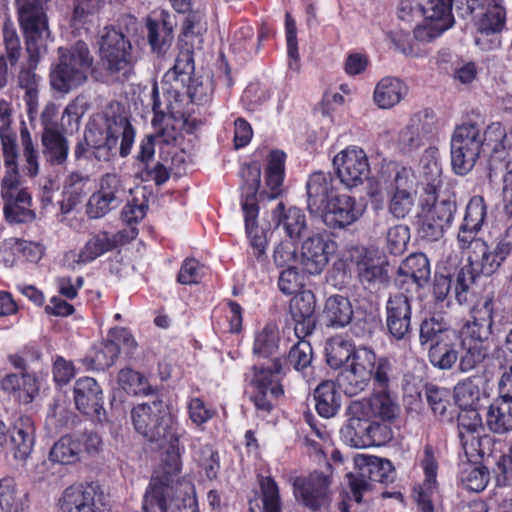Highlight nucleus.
Masks as SVG:
<instances>
[{"instance_id":"1","label":"nucleus","mask_w":512,"mask_h":512,"mask_svg":"<svg viewBox=\"0 0 512 512\" xmlns=\"http://www.w3.org/2000/svg\"><path fill=\"white\" fill-rule=\"evenodd\" d=\"M135 430L150 442L168 445L161 471L152 477L143 498L144 512H167L166 494L182 482L179 439L185 430L179 426L168 405L162 400L142 403L131 411Z\"/></svg>"},{"instance_id":"2","label":"nucleus","mask_w":512,"mask_h":512,"mask_svg":"<svg viewBox=\"0 0 512 512\" xmlns=\"http://www.w3.org/2000/svg\"><path fill=\"white\" fill-rule=\"evenodd\" d=\"M135 139V130L127 117L107 108L94 114L85 132V143L79 142L74 150L76 159L86 153V145L92 149V155L103 162L110 161L119 151L122 157L130 154Z\"/></svg>"},{"instance_id":"3","label":"nucleus","mask_w":512,"mask_h":512,"mask_svg":"<svg viewBox=\"0 0 512 512\" xmlns=\"http://www.w3.org/2000/svg\"><path fill=\"white\" fill-rule=\"evenodd\" d=\"M494 323V303L487 298L481 305L475 306L471 311V320L465 322L459 330L458 347L459 369L461 372H470L477 368L489 355L486 345Z\"/></svg>"},{"instance_id":"4","label":"nucleus","mask_w":512,"mask_h":512,"mask_svg":"<svg viewBox=\"0 0 512 512\" xmlns=\"http://www.w3.org/2000/svg\"><path fill=\"white\" fill-rule=\"evenodd\" d=\"M393 365L387 357H377L373 349L357 347L349 365L337 378L339 387L349 396L364 391L371 381L377 388L389 387Z\"/></svg>"},{"instance_id":"5","label":"nucleus","mask_w":512,"mask_h":512,"mask_svg":"<svg viewBox=\"0 0 512 512\" xmlns=\"http://www.w3.org/2000/svg\"><path fill=\"white\" fill-rule=\"evenodd\" d=\"M455 10L462 18L483 11L475 21V44L484 51L501 46L500 34L506 25L504 0H455Z\"/></svg>"},{"instance_id":"6","label":"nucleus","mask_w":512,"mask_h":512,"mask_svg":"<svg viewBox=\"0 0 512 512\" xmlns=\"http://www.w3.org/2000/svg\"><path fill=\"white\" fill-rule=\"evenodd\" d=\"M59 63L51 70V87L63 94L82 86L93 64L88 46L78 41L70 49L60 47Z\"/></svg>"},{"instance_id":"7","label":"nucleus","mask_w":512,"mask_h":512,"mask_svg":"<svg viewBox=\"0 0 512 512\" xmlns=\"http://www.w3.org/2000/svg\"><path fill=\"white\" fill-rule=\"evenodd\" d=\"M243 178L241 206L244 213L246 233L250 240L253 255L258 259L265 256L267 248V237L264 229L259 228L256 219L258 216V205L256 196L260 187L261 169L258 164H250L242 167Z\"/></svg>"},{"instance_id":"8","label":"nucleus","mask_w":512,"mask_h":512,"mask_svg":"<svg viewBox=\"0 0 512 512\" xmlns=\"http://www.w3.org/2000/svg\"><path fill=\"white\" fill-rule=\"evenodd\" d=\"M152 100L154 112L152 126L154 132L151 135L157 140L159 146L175 147L179 145L182 139V130L185 129L187 132H191L192 128L183 114L176 110V96H174V101L165 94L161 98L157 86L154 85Z\"/></svg>"},{"instance_id":"9","label":"nucleus","mask_w":512,"mask_h":512,"mask_svg":"<svg viewBox=\"0 0 512 512\" xmlns=\"http://www.w3.org/2000/svg\"><path fill=\"white\" fill-rule=\"evenodd\" d=\"M48 0H16L18 19L26 37L30 66H36L47 50L50 36L43 5Z\"/></svg>"},{"instance_id":"10","label":"nucleus","mask_w":512,"mask_h":512,"mask_svg":"<svg viewBox=\"0 0 512 512\" xmlns=\"http://www.w3.org/2000/svg\"><path fill=\"white\" fill-rule=\"evenodd\" d=\"M482 152L483 131L479 125L464 122L455 127L450 140L451 166L455 174L470 173Z\"/></svg>"},{"instance_id":"11","label":"nucleus","mask_w":512,"mask_h":512,"mask_svg":"<svg viewBox=\"0 0 512 512\" xmlns=\"http://www.w3.org/2000/svg\"><path fill=\"white\" fill-rule=\"evenodd\" d=\"M132 46L125 35L115 29H107L99 42L100 58L107 72L117 81H125L133 73Z\"/></svg>"},{"instance_id":"12","label":"nucleus","mask_w":512,"mask_h":512,"mask_svg":"<svg viewBox=\"0 0 512 512\" xmlns=\"http://www.w3.org/2000/svg\"><path fill=\"white\" fill-rule=\"evenodd\" d=\"M332 466L327 464L324 471L314 470L305 475L290 476L295 499L312 511H318L331 501Z\"/></svg>"},{"instance_id":"13","label":"nucleus","mask_w":512,"mask_h":512,"mask_svg":"<svg viewBox=\"0 0 512 512\" xmlns=\"http://www.w3.org/2000/svg\"><path fill=\"white\" fill-rule=\"evenodd\" d=\"M356 473H347L352 497L360 503L362 494L372 488L373 483H388L393 480L394 469L389 460L376 456L357 455L354 458Z\"/></svg>"},{"instance_id":"14","label":"nucleus","mask_w":512,"mask_h":512,"mask_svg":"<svg viewBox=\"0 0 512 512\" xmlns=\"http://www.w3.org/2000/svg\"><path fill=\"white\" fill-rule=\"evenodd\" d=\"M333 166L340 182L347 188L357 187L369 178L370 165L366 152L352 145L337 153Z\"/></svg>"},{"instance_id":"15","label":"nucleus","mask_w":512,"mask_h":512,"mask_svg":"<svg viewBox=\"0 0 512 512\" xmlns=\"http://www.w3.org/2000/svg\"><path fill=\"white\" fill-rule=\"evenodd\" d=\"M1 194L4 200V214L10 223H27L35 219L31 209L32 198L30 193L21 187L19 178L12 179L4 176Z\"/></svg>"},{"instance_id":"16","label":"nucleus","mask_w":512,"mask_h":512,"mask_svg":"<svg viewBox=\"0 0 512 512\" xmlns=\"http://www.w3.org/2000/svg\"><path fill=\"white\" fill-rule=\"evenodd\" d=\"M389 387L378 388L369 398L353 401L348 407V414L364 416L366 420L379 419L392 422L399 414V406L388 391Z\"/></svg>"},{"instance_id":"17","label":"nucleus","mask_w":512,"mask_h":512,"mask_svg":"<svg viewBox=\"0 0 512 512\" xmlns=\"http://www.w3.org/2000/svg\"><path fill=\"white\" fill-rule=\"evenodd\" d=\"M456 210L455 202L450 199L435 200L424 209L419 218L418 233L428 241H438L451 225Z\"/></svg>"},{"instance_id":"18","label":"nucleus","mask_w":512,"mask_h":512,"mask_svg":"<svg viewBox=\"0 0 512 512\" xmlns=\"http://www.w3.org/2000/svg\"><path fill=\"white\" fill-rule=\"evenodd\" d=\"M386 326L396 340H404L411 333L412 297L403 292L390 295L386 302Z\"/></svg>"},{"instance_id":"19","label":"nucleus","mask_w":512,"mask_h":512,"mask_svg":"<svg viewBox=\"0 0 512 512\" xmlns=\"http://www.w3.org/2000/svg\"><path fill=\"white\" fill-rule=\"evenodd\" d=\"M335 243L324 234H314L302 244L299 262L302 269L311 275L320 274L329 262Z\"/></svg>"},{"instance_id":"20","label":"nucleus","mask_w":512,"mask_h":512,"mask_svg":"<svg viewBox=\"0 0 512 512\" xmlns=\"http://www.w3.org/2000/svg\"><path fill=\"white\" fill-rule=\"evenodd\" d=\"M484 152H488L491 166L506 163L508 170L512 159V131H508L501 123L488 125L483 131Z\"/></svg>"},{"instance_id":"21","label":"nucleus","mask_w":512,"mask_h":512,"mask_svg":"<svg viewBox=\"0 0 512 512\" xmlns=\"http://www.w3.org/2000/svg\"><path fill=\"white\" fill-rule=\"evenodd\" d=\"M425 479L422 484L414 488V497L420 512H434L433 503L438 496L436 474L438 464L433 449L427 445L424 448V457L421 461Z\"/></svg>"},{"instance_id":"22","label":"nucleus","mask_w":512,"mask_h":512,"mask_svg":"<svg viewBox=\"0 0 512 512\" xmlns=\"http://www.w3.org/2000/svg\"><path fill=\"white\" fill-rule=\"evenodd\" d=\"M434 124L433 112L424 110L410 117L408 123L398 135V146L408 153L423 145L425 137L432 133Z\"/></svg>"},{"instance_id":"23","label":"nucleus","mask_w":512,"mask_h":512,"mask_svg":"<svg viewBox=\"0 0 512 512\" xmlns=\"http://www.w3.org/2000/svg\"><path fill=\"white\" fill-rule=\"evenodd\" d=\"M362 212L355 198L338 194L318 216L331 228H344L357 221Z\"/></svg>"},{"instance_id":"24","label":"nucleus","mask_w":512,"mask_h":512,"mask_svg":"<svg viewBox=\"0 0 512 512\" xmlns=\"http://www.w3.org/2000/svg\"><path fill=\"white\" fill-rule=\"evenodd\" d=\"M147 37L152 52L158 57H165L174 40L173 31L176 26L175 17L161 11L147 20Z\"/></svg>"},{"instance_id":"25","label":"nucleus","mask_w":512,"mask_h":512,"mask_svg":"<svg viewBox=\"0 0 512 512\" xmlns=\"http://www.w3.org/2000/svg\"><path fill=\"white\" fill-rule=\"evenodd\" d=\"M307 207L311 214L318 216L338 195L332 175L324 172L313 173L306 184Z\"/></svg>"},{"instance_id":"26","label":"nucleus","mask_w":512,"mask_h":512,"mask_svg":"<svg viewBox=\"0 0 512 512\" xmlns=\"http://www.w3.org/2000/svg\"><path fill=\"white\" fill-rule=\"evenodd\" d=\"M315 295L310 290L296 294L290 301V313L295 322L294 331L298 338L311 334L315 328Z\"/></svg>"},{"instance_id":"27","label":"nucleus","mask_w":512,"mask_h":512,"mask_svg":"<svg viewBox=\"0 0 512 512\" xmlns=\"http://www.w3.org/2000/svg\"><path fill=\"white\" fill-rule=\"evenodd\" d=\"M95 496L96 491L92 486H69L58 501L59 512H102Z\"/></svg>"},{"instance_id":"28","label":"nucleus","mask_w":512,"mask_h":512,"mask_svg":"<svg viewBox=\"0 0 512 512\" xmlns=\"http://www.w3.org/2000/svg\"><path fill=\"white\" fill-rule=\"evenodd\" d=\"M34 424L29 417L20 418L5 438L4 449L16 459L24 460L32 452L34 445Z\"/></svg>"},{"instance_id":"29","label":"nucleus","mask_w":512,"mask_h":512,"mask_svg":"<svg viewBox=\"0 0 512 512\" xmlns=\"http://www.w3.org/2000/svg\"><path fill=\"white\" fill-rule=\"evenodd\" d=\"M359 281L370 288L386 281V272L380 258L365 248L355 249L352 255Z\"/></svg>"},{"instance_id":"30","label":"nucleus","mask_w":512,"mask_h":512,"mask_svg":"<svg viewBox=\"0 0 512 512\" xmlns=\"http://www.w3.org/2000/svg\"><path fill=\"white\" fill-rule=\"evenodd\" d=\"M74 400L77 409L86 415H99L103 405V392L91 377L79 378L74 385Z\"/></svg>"},{"instance_id":"31","label":"nucleus","mask_w":512,"mask_h":512,"mask_svg":"<svg viewBox=\"0 0 512 512\" xmlns=\"http://www.w3.org/2000/svg\"><path fill=\"white\" fill-rule=\"evenodd\" d=\"M504 246L505 244H501L497 251H491L485 241L476 242L473 250L466 255L469 263L468 268L476 274L492 275L505 259Z\"/></svg>"},{"instance_id":"32","label":"nucleus","mask_w":512,"mask_h":512,"mask_svg":"<svg viewBox=\"0 0 512 512\" xmlns=\"http://www.w3.org/2000/svg\"><path fill=\"white\" fill-rule=\"evenodd\" d=\"M1 389L13 395L19 402H32L39 391L37 378L33 374L21 372L5 375L1 380Z\"/></svg>"},{"instance_id":"33","label":"nucleus","mask_w":512,"mask_h":512,"mask_svg":"<svg viewBox=\"0 0 512 512\" xmlns=\"http://www.w3.org/2000/svg\"><path fill=\"white\" fill-rule=\"evenodd\" d=\"M398 271L399 275L405 278L402 283L413 284L416 291L424 287L430 280V262L423 253H414L408 256Z\"/></svg>"},{"instance_id":"34","label":"nucleus","mask_w":512,"mask_h":512,"mask_svg":"<svg viewBox=\"0 0 512 512\" xmlns=\"http://www.w3.org/2000/svg\"><path fill=\"white\" fill-rule=\"evenodd\" d=\"M407 92L408 88L403 81L395 77H385L377 83L373 100L380 109H390L399 104Z\"/></svg>"},{"instance_id":"35","label":"nucleus","mask_w":512,"mask_h":512,"mask_svg":"<svg viewBox=\"0 0 512 512\" xmlns=\"http://www.w3.org/2000/svg\"><path fill=\"white\" fill-rule=\"evenodd\" d=\"M178 49L179 52L176 56L174 65L165 73L164 79L167 82L175 81L176 83H180L184 86L187 81H190L191 75L195 69L193 56L194 50H199L200 48H196V46H191V44H185L184 42L179 41Z\"/></svg>"},{"instance_id":"36","label":"nucleus","mask_w":512,"mask_h":512,"mask_svg":"<svg viewBox=\"0 0 512 512\" xmlns=\"http://www.w3.org/2000/svg\"><path fill=\"white\" fill-rule=\"evenodd\" d=\"M353 314L352 304L347 297L333 295L326 300L322 316L328 327L343 328L350 324Z\"/></svg>"},{"instance_id":"37","label":"nucleus","mask_w":512,"mask_h":512,"mask_svg":"<svg viewBox=\"0 0 512 512\" xmlns=\"http://www.w3.org/2000/svg\"><path fill=\"white\" fill-rule=\"evenodd\" d=\"M280 359L275 358L269 366H254L251 384L256 390H268L270 396H281L284 391L279 383V374L282 372Z\"/></svg>"},{"instance_id":"38","label":"nucleus","mask_w":512,"mask_h":512,"mask_svg":"<svg viewBox=\"0 0 512 512\" xmlns=\"http://www.w3.org/2000/svg\"><path fill=\"white\" fill-rule=\"evenodd\" d=\"M84 451L82 439L75 435L62 436L50 449L49 460L62 465L75 464L81 459Z\"/></svg>"},{"instance_id":"39","label":"nucleus","mask_w":512,"mask_h":512,"mask_svg":"<svg viewBox=\"0 0 512 512\" xmlns=\"http://www.w3.org/2000/svg\"><path fill=\"white\" fill-rule=\"evenodd\" d=\"M273 220L277 226L283 227L291 240L299 239L307 227L306 216L303 211L296 207L285 210L282 202L278 203L274 210Z\"/></svg>"},{"instance_id":"40","label":"nucleus","mask_w":512,"mask_h":512,"mask_svg":"<svg viewBox=\"0 0 512 512\" xmlns=\"http://www.w3.org/2000/svg\"><path fill=\"white\" fill-rule=\"evenodd\" d=\"M439 152L436 147H428L424 150L420 159V169L428 194H436L442 185V171L438 162Z\"/></svg>"},{"instance_id":"41","label":"nucleus","mask_w":512,"mask_h":512,"mask_svg":"<svg viewBox=\"0 0 512 512\" xmlns=\"http://www.w3.org/2000/svg\"><path fill=\"white\" fill-rule=\"evenodd\" d=\"M116 246V235L111 236L107 232H99L87 240L74 262L77 264L90 263Z\"/></svg>"},{"instance_id":"42","label":"nucleus","mask_w":512,"mask_h":512,"mask_svg":"<svg viewBox=\"0 0 512 512\" xmlns=\"http://www.w3.org/2000/svg\"><path fill=\"white\" fill-rule=\"evenodd\" d=\"M486 425L490 431L497 434L512 431V401L496 399L487 410Z\"/></svg>"},{"instance_id":"43","label":"nucleus","mask_w":512,"mask_h":512,"mask_svg":"<svg viewBox=\"0 0 512 512\" xmlns=\"http://www.w3.org/2000/svg\"><path fill=\"white\" fill-rule=\"evenodd\" d=\"M167 512H199L190 481L177 482V486L166 494Z\"/></svg>"},{"instance_id":"44","label":"nucleus","mask_w":512,"mask_h":512,"mask_svg":"<svg viewBox=\"0 0 512 512\" xmlns=\"http://www.w3.org/2000/svg\"><path fill=\"white\" fill-rule=\"evenodd\" d=\"M459 330L452 329L447 322L442 319L431 317L422 321L420 325V343L422 345L430 343L434 345L438 342H448L455 340Z\"/></svg>"},{"instance_id":"45","label":"nucleus","mask_w":512,"mask_h":512,"mask_svg":"<svg viewBox=\"0 0 512 512\" xmlns=\"http://www.w3.org/2000/svg\"><path fill=\"white\" fill-rule=\"evenodd\" d=\"M41 142L47 161L58 165L65 163L69 153V144L62 133L58 130L43 131Z\"/></svg>"},{"instance_id":"46","label":"nucleus","mask_w":512,"mask_h":512,"mask_svg":"<svg viewBox=\"0 0 512 512\" xmlns=\"http://www.w3.org/2000/svg\"><path fill=\"white\" fill-rule=\"evenodd\" d=\"M39 82L40 77L30 68H23L19 72L18 85L24 91L23 100L30 120L35 118L39 109Z\"/></svg>"},{"instance_id":"47","label":"nucleus","mask_w":512,"mask_h":512,"mask_svg":"<svg viewBox=\"0 0 512 512\" xmlns=\"http://www.w3.org/2000/svg\"><path fill=\"white\" fill-rule=\"evenodd\" d=\"M285 158V153L279 150L272 151L270 154L266 170L267 190L264 191L269 199H275L282 193Z\"/></svg>"},{"instance_id":"48","label":"nucleus","mask_w":512,"mask_h":512,"mask_svg":"<svg viewBox=\"0 0 512 512\" xmlns=\"http://www.w3.org/2000/svg\"><path fill=\"white\" fill-rule=\"evenodd\" d=\"M316 410L324 418L335 416L340 408V395L332 381L321 382L314 391Z\"/></svg>"},{"instance_id":"49","label":"nucleus","mask_w":512,"mask_h":512,"mask_svg":"<svg viewBox=\"0 0 512 512\" xmlns=\"http://www.w3.org/2000/svg\"><path fill=\"white\" fill-rule=\"evenodd\" d=\"M458 342L459 334L456 335L455 340L448 342H438L434 345H430L428 350V358L430 363L439 369L449 370L451 369L457 360H459L458 353Z\"/></svg>"},{"instance_id":"50","label":"nucleus","mask_w":512,"mask_h":512,"mask_svg":"<svg viewBox=\"0 0 512 512\" xmlns=\"http://www.w3.org/2000/svg\"><path fill=\"white\" fill-rule=\"evenodd\" d=\"M260 488L262 507L258 499L251 500L249 502V512H281L279 489L276 482L270 477H262Z\"/></svg>"},{"instance_id":"51","label":"nucleus","mask_w":512,"mask_h":512,"mask_svg":"<svg viewBox=\"0 0 512 512\" xmlns=\"http://www.w3.org/2000/svg\"><path fill=\"white\" fill-rule=\"evenodd\" d=\"M357 348L351 341L340 336L331 338L325 346L327 364L338 369L354 357Z\"/></svg>"},{"instance_id":"52","label":"nucleus","mask_w":512,"mask_h":512,"mask_svg":"<svg viewBox=\"0 0 512 512\" xmlns=\"http://www.w3.org/2000/svg\"><path fill=\"white\" fill-rule=\"evenodd\" d=\"M391 172V180L386 188L387 193L415 195L416 177L411 168L393 164L387 167Z\"/></svg>"},{"instance_id":"53","label":"nucleus","mask_w":512,"mask_h":512,"mask_svg":"<svg viewBox=\"0 0 512 512\" xmlns=\"http://www.w3.org/2000/svg\"><path fill=\"white\" fill-rule=\"evenodd\" d=\"M341 438L352 448L369 447V437L364 416L349 415L348 423L341 429Z\"/></svg>"},{"instance_id":"54","label":"nucleus","mask_w":512,"mask_h":512,"mask_svg":"<svg viewBox=\"0 0 512 512\" xmlns=\"http://www.w3.org/2000/svg\"><path fill=\"white\" fill-rule=\"evenodd\" d=\"M119 353V343L110 337L109 332L107 338L94 348L89 361L94 369L104 370L116 362Z\"/></svg>"},{"instance_id":"55","label":"nucleus","mask_w":512,"mask_h":512,"mask_svg":"<svg viewBox=\"0 0 512 512\" xmlns=\"http://www.w3.org/2000/svg\"><path fill=\"white\" fill-rule=\"evenodd\" d=\"M459 479L466 490L481 492L489 482V471L484 466L464 463L459 473Z\"/></svg>"},{"instance_id":"56","label":"nucleus","mask_w":512,"mask_h":512,"mask_svg":"<svg viewBox=\"0 0 512 512\" xmlns=\"http://www.w3.org/2000/svg\"><path fill=\"white\" fill-rule=\"evenodd\" d=\"M205 31V15L200 11L192 12L184 21L183 33L179 41L185 44H191V46H196V48H202V35Z\"/></svg>"},{"instance_id":"57","label":"nucleus","mask_w":512,"mask_h":512,"mask_svg":"<svg viewBox=\"0 0 512 512\" xmlns=\"http://www.w3.org/2000/svg\"><path fill=\"white\" fill-rule=\"evenodd\" d=\"M279 331L274 324H267L255 335L253 352L260 357L273 356L278 350Z\"/></svg>"},{"instance_id":"58","label":"nucleus","mask_w":512,"mask_h":512,"mask_svg":"<svg viewBox=\"0 0 512 512\" xmlns=\"http://www.w3.org/2000/svg\"><path fill=\"white\" fill-rule=\"evenodd\" d=\"M475 272L468 267L462 268L453 281L454 295L459 304H467L474 298Z\"/></svg>"},{"instance_id":"59","label":"nucleus","mask_w":512,"mask_h":512,"mask_svg":"<svg viewBox=\"0 0 512 512\" xmlns=\"http://www.w3.org/2000/svg\"><path fill=\"white\" fill-rule=\"evenodd\" d=\"M453 18H442V20L423 19L414 29V37L418 41L429 42L439 37L444 31L452 27Z\"/></svg>"},{"instance_id":"60","label":"nucleus","mask_w":512,"mask_h":512,"mask_svg":"<svg viewBox=\"0 0 512 512\" xmlns=\"http://www.w3.org/2000/svg\"><path fill=\"white\" fill-rule=\"evenodd\" d=\"M25 496V494H22ZM22 510V497L16 490L13 478L0 480V512H19Z\"/></svg>"},{"instance_id":"61","label":"nucleus","mask_w":512,"mask_h":512,"mask_svg":"<svg viewBox=\"0 0 512 512\" xmlns=\"http://www.w3.org/2000/svg\"><path fill=\"white\" fill-rule=\"evenodd\" d=\"M483 431H458L460 444L467 457L483 456L485 445H489L492 441L490 436H482Z\"/></svg>"},{"instance_id":"62","label":"nucleus","mask_w":512,"mask_h":512,"mask_svg":"<svg viewBox=\"0 0 512 512\" xmlns=\"http://www.w3.org/2000/svg\"><path fill=\"white\" fill-rule=\"evenodd\" d=\"M0 139L4 155V163L6 167L5 176H11L12 179L18 178V152L15 133L13 132V130L9 131L8 133H0Z\"/></svg>"},{"instance_id":"63","label":"nucleus","mask_w":512,"mask_h":512,"mask_svg":"<svg viewBox=\"0 0 512 512\" xmlns=\"http://www.w3.org/2000/svg\"><path fill=\"white\" fill-rule=\"evenodd\" d=\"M98 190L109 196L117 204L121 205L127 196V189L116 173H107L99 180Z\"/></svg>"},{"instance_id":"64","label":"nucleus","mask_w":512,"mask_h":512,"mask_svg":"<svg viewBox=\"0 0 512 512\" xmlns=\"http://www.w3.org/2000/svg\"><path fill=\"white\" fill-rule=\"evenodd\" d=\"M20 138L23 147V157L25 160L24 170L28 175L34 177L39 172V154L32 141L30 132L24 123L20 130Z\"/></svg>"}]
</instances>
